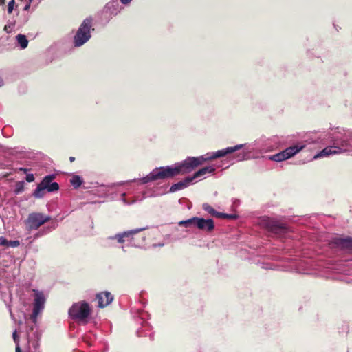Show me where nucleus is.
<instances>
[{
	"label": "nucleus",
	"mask_w": 352,
	"mask_h": 352,
	"mask_svg": "<svg viewBox=\"0 0 352 352\" xmlns=\"http://www.w3.org/2000/svg\"><path fill=\"white\" fill-rule=\"evenodd\" d=\"M55 177L56 176L54 175H47L44 177L41 182L43 186L49 192L57 191L59 189L58 184L56 182H52Z\"/></svg>",
	"instance_id": "f8f14e48"
},
{
	"label": "nucleus",
	"mask_w": 352,
	"mask_h": 352,
	"mask_svg": "<svg viewBox=\"0 0 352 352\" xmlns=\"http://www.w3.org/2000/svg\"><path fill=\"white\" fill-rule=\"evenodd\" d=\"M32 311L30 316L31 324L28 323L27 326V339L31 351L39 352L41 332L39 331L37 320L45 309L48 293L37 289H32Z\"/></svg>",
	"instance_id": "f257e3e1"
},
{
	"label": "nucleus",
	"mask_w": 352,
	"mask_h": 352,
	"mask_svg": "<svg viewBox=\"0 0 352 352\" xmlns=\"http://www.w3.org/2000/svg\"><path fill=\"white\" fill-rule=\"evenodd\" d=\"M243 158H244V155H243V156L241 157V159H240V160L243 159Z\"/></svg>",
	"instance_id": "4c0bfd02"
},
{
	"label": "nucleus",
	"mask_w": 352,
	"mask_h": 352,
	"mask_svg": "<svg viewBox=\"0 0 352 352\" xmlns=\"http://www.w3.org/2000/svg\"><path fill=\"white\" fill-rule=\"evenodd\" d=\"M16 352H21V349L19 346H16Z\"/></svg>",
	"instance_id": "c9c22d12"
},
{
	"label": "nucleus",
	"mask_w": 352,
	"mask_h": 352,
	"mask_svg": "<svg viewBox=\"0 0 352 352\" xmlns=\"http://www.w3.org/2000/svg\"><path fill=\"white\" fill-rule=\"evenodd\" d=\"M197 228L207 232H211L214 229V223L212 219L200 218L197 221Z\"/></svg>",
	"instance_id": "4468645a"
},
{
	"label": "nucleus",
	"mask_w": 352,
	"mask_h": 352,
	"mask_svg": "<svg viewBox=\"0 0 352 352\" xmlns=\"http://www.w3.org/2000/svg\"><path fill=\"white\" fill-rule=\"evenodd\" d=\"M10 288V287H0V297L3 300L6 307H8L11 317H13L10 305V301L12 300V294Z\"/></svg>",
	"instance_id": "ddd939ff"
},
{
	"label": "nucleus",
	"mask_w": 352,
	"mask_h": 352,
	"mask_svg": "<svg viewBox=\"0 0 352 352\" xmlns=\"http://www.w3.org/2000/svg\"><path fill=\"white\" fill-rule=\"evenodd\" d=\"M91 314L92 307L86 300L74 302L68 309L69 318L82 324H86L89 322Z\"/></svg>",
	"instance_id": "20e7f679"
},
{
	"label": "nucleus",
	"mask_w": 352,
	"mask_h": 352,
	"mask_svg": "<svg viewBox=\"0 0 352 352\" xmlns=\"http://www.w3.org/2000/svg\"><path fill=\"white\" fill-rule=\"evenodd\" d=\"M15 1L14 0H11L9 3H8V14H11L14 10V7L15 6Z\"/></svg>",
	"instance_id": "a878e982"
},
{
	"label": "nucleus",
	"mask_w": 352,
	"mask_h": 352,
	"mask_svg": "<svg viewBox=\"0 0 352 352\" xmlns=\"http://www.w3.org/2000/svg\"><path fill=\"white\" fill-rule=\"evenodd\" d=\"M92 25L93 19L91 17L86 18L82 21L74 38V44L75 47L82 46L89 40L91 36V31L94 30Z\"/></svg>",
	"instance_id": "39448f33"
},
{
	"label": "nucleus",
	"mask_w": 352,
	"mask_h": 352,
	"mask_svg": "<svg viewBox=\"0 0 352 352\" xmlns=\"http://www.w3.org/2000/svg\"><path fill=\"white\" fill-rule=\"evenodd\" d=\"M51 217L41 212H32L29 214L25 221L26 228L28 230L38 229L41 226L50 221Z\"/></svg>",
	"instance_id": "423d86ee"
},
{
	"label": "nucleus",
	"mask_w": 352,
	"mask_h": 352,
	"mask_svg": "<svg viewBox=\"0 0 352 352\" xmlns=\"http://www.w3.org/2000/svg\"><path fill=\"white\" fill-rule=\"evenodd\" d=\"M351 148L348 147V143L346 140H343L342 142L341 146H330L324 148L323 150H322L320 153L316 154L314 156V159H317L322 157H327L331 155H336L339 154L342 152H347L349 151Z\"/></svg>",
	"instance_id": "0eeeda50"
},
{
	"label": "nucleus",
	"mask_w": 352,
	"mask_h": 352,
	"mask_svg": "<svg viewBox=\"0 0 352 352\" xmlns=\"http://www.w3.org/2000/svg\"><path fill=\"white\" fill-rule=\"evenodd\" d=\"M113 299V295L107 291L99 292L96 296V300L98 302L97 306L98 308L102 309L110 305Z\"/></svg>",
	"instance_id": "9b49d317"
},
{
	"label": "nucleus",
	"mask_w": 352,
	"mask_h": 352,
	"mask_svg": "<svg viewBox=\"0 0 352 352\" xmlns=\"http://www.w3.org/2000/svg\"><path fill=\"white\" fill-rule=\"evenodd\" d=\"M201 160V158L189 157L175 167L166 166L155 168L143 179L144 182L148 183L158 179L173 177L178 175L189 173L200 166Z\"/></svg>",
	"instance_id": "f03ea898"
},
{
	"label": "nucleus",
	"mask_w": 352,
	"mask_h": 352,
	"mask_svg": "<svg viewBox=\"0 0 352 352\" xmlns=\"http://www.w3.org/2000/svg\"><path fill=\"white\" fill-rule=\"evenodd\" d=\"M202 208L207 212H208L211 216L215 217L217 216V211H216L212 206H210L208 204L205 203L202 205Z\"/></svg>",
	"instance_id": "b1692460"
},
{
	"label": "nucleus",
	"mask_w": 352,
	"mask_h": 352,
	"mask_svg": "<svg viewBox=\"0 0 352 352\" xmlns=\"http://www.w3.org/2000/svg\"><path fill=\"white\" fill-rule=\"evenodd\" d=\"M193 181V178L191 177H187L184 180L180 181L176 184H173L170 186V192H174L180 190H182L187 186Z\"/></svg>",
	"instance_id": "dca6fc26"
},
{
	"label": "nucleus",
	"mask_w": 352,
	"mask_h": 352,
	"mask_svg": "<svg viewBox=\"0 0 352 352\" xmlns=\"http://www.w3.org/2000/svg\"><path fill=\"white\" fill-rule=\"evenodd\" d=\"M30 7V3H28L27 4L25 8H24V10H28Z\"/></svg>",
	"instance_id": "72a5a7b5"
},
{
	"label": "nucleus",
	"mask_w": 352,
	"mask_h": 352,
	"mask_svg": "<svg viewBox=\"0 0 352 352\" xmlns=\"http://www.w3.org/2000/svg\"><path fill=\"white\" fill-rule=\"evenodd\" d=\"M131 1V0H120V1L124 4L129 3Z\"/></svg>",
	"instance_id": "2f4dec72"
},
{
	"label": "nucleus",
	"mask_w": 352,
	"mask_h": 352,
	"mask_svg": "<svg viewBox=\"0 0 352 352\" xmlns=\"http://www.w3.org/2000/svg\"><path fill=\"white\" fill-rule=\"evenodd\" d=\"M265 226L267 230L274 234H283L287 231L286 224L278 221L268 219L265 222Z\"/></svg>",
	"instance_id": "1a4fd4ad"
},
{
	"label": "nucleus",
	"mask_w": 352,
	"mask_h": 352,
	"mask_svg": "<svg viewBox=\"0 0 352 352\" xmlns=\"http://www.w3.org/2000/svg\"><path fill=\"white\" fill-rule=\"evenodd\" d=\"M345 329L348 331H349V325L347 324H344Z\"/></svg>",
	"instance_id": "e433bc0d"
},
{
	"label": "nucleus",
	"mask_w": 352,
	"mask_h": 352,
	"mask_svg": "<svg viewBox=\"0 0 352 352\" xmlns=\"http://www.w3.org/2000/svg\"><path fill=\"white\" fill-rule=\"evenodd\" d=\"M82 179L78 175H74L70 179V183L74 186V188H79L82 184Z\"/></svg>",
	"instance_id": "412c9836"
},
{
	"label": "nucleus",
	"mask_w": 352,
	"mask_h": 352,
	"mask_svg": "<svg viewBox=\"0 0 352 352\" xmlns=\"http://www.w3.org/2000/svg\"><path fill=\"white\" fill-rule=\"evenodd\" d=\"M143 292L140 293V303L142 305V308L133 307L131 309V313L133 318L135 320L137 324L140 325L137 329L136 333L139 337L148 336L151 338L153 336L152 326L148 322L150 319V314L143 308L146 307L147 300L142 297Z\"/></svg>",
	"instance_id": "7ed1b4c3"
},
{
	"label": "nucleus",
	"mask_w": 352,
	"mask_h": 352,
	"mask_svg": "<svg viewBox=\"0 0 352 352\" xmlns=\"http://www.w3.org/2000/svg\"><path fill=\"white\" fill-rule=\"evenodd\" d=\"M215 168L213 166H206L197 171L191 177L193 178L194 180L195 179L204 176L206 174H213Z\"/></svg>",
	"instance_id": "f3484780"
},
{
	"label": "nucleus",
	"mask_w": 352,
	"mask_h": 352,
	"mask_svg": "<svg viewBox=\"0 0 352 352\" xmlns=\"http://www.w3.org/2000/svg\"><path fill=\"white\" fill-rule=\"evenodd\" d=\"M12 337H13V340H14V342L16 343V344L18 345L19 336L17 335V332L16 330L13 332Z\"/></svg>",
	"instance_id": "7c9ffc66"
},
{
	"label": "nucleus",
	"mask_w": 352,
	"mask_h": 352,
	"mask_svg": "<svg viewBox=\"0 0 352 352\" xmlns=\"http://www.w3.org/2000/svg\"><path fill=\"white\" fill-rule=\"evenodd\" d=\"M216 217L220 219H236L237 216L236 214H230L218 212Z\"/></svg>",
	"instance_id": "393cba45"
},
{
	"label": "nucleus",
	"mask_w": 352,
	"mask_h": 352,
	"mask_svg": "<svg viewBox=\"0 0 352 352\" xmlns=\"http://www.w3.org/2000/svg\"><path fill=\"white\" fill-rule=\"evenodd\" d=\"M329 245L331 248L352 250V237H335L331 241Z\"/></svg>",
	"instance_id": "9d476101"
},
{
	"label": "nucleus",
	"mask_w": 352,
	"mask_h": 352,
	"mask_svg": "<svg viewBox=\"0 0 352 352\" xmlns=\"http://www.w3.org/2000/svg\"><path fill=\"white\" fill-rule=\"evenodd\" d=\"M270 159L273 161H275V162H282L283 160H285L287 158L286 154L285 153L284 151L280 152V153H278L277 154H275V155H273Z\"/></svg>",
	"instance_id": "5701e85b"
},
{
	"label": "nucleus",
	"mask_w": 352,
	"mask_h": 352,
	"mask_svg": "<svg viewBox=\"0 0 352 352\" xmlns=\"http://www.w3.org/2000/svg\"><path fill=\"white\" fill-rule=\"evenodd\" d=\"M0 245L7 246L8 245V241L6 240L4 237H0Z\"/></svg>",
	"instance_id": "c85d7f7f"
},
{
	"label": "nucleus",
	"mask_w": 352,
	"mask_h": 352,
	"mask_svg": "<svg viewBox=\"0 0 352 352\" xmlns=\"http://www.w3.org/2000/svg\"><path fill=\"white\" fill-rule=\"evenodd\" d=\"M23 190V183H18L16 184V188L15 190L16 193H20Z\"/></svg>",
	"instance_id": "bb28decb"
},
{
	"label": "nucleus",
	"mask_w": 352,
	"mask_h": 352,
	"mask_svg": "<svg viewBox=\"0 0 352 352\" xmlns=\"http://www.w3.org/2000/svg\"><path fill=\"white\" fill-rule=\"evenodd\" d=\"M34 176L33 174H28L26 175L25 179L28 182H32L34 181Z\"/></svg>",
	"instance_id": "cd10ccee"
},
{
	"label": "nucleus",
	"mask_w": 352,
	"mask_h": 352,
	"mask_svg": "<svg viewBox=\"0 0 352 352\" xmlns=\"http://www.w3.org/2000/svg\"><path fill=\"white\" fill-rule=\"evenodd\" d=\"M69 161H70V162H74L75 161V157H69Z\"/></svg>",
	"instance_id": "f704fd0d"
},
{
	"label": "nucleus",
	"mask_w": 352,
	"mask_h": 352,
	"mask_svg": "<svg viewBox=\"0 0 352 352\" xmlns=\"http://www.w3.org/2000/svg\"><path fill=\"white\" fill-rule=\"evenodd\" d=\"M243 146V144L236 145L233 147H228L226 149L219 150L215 153L212 154V155H208V154L206 155V157L204 156L197 157V158H201V164L200 165L203 164L205 162L208 160H215L219 157H224L227 154L234 153L239 149H241Z\"/></svg>",
	"instance_id": "6e6552de"
},
{
	"label": "nucleus",
	"mask_w": 352,
	"mask_h": 352,
	"mask_svg": "<svg viewBox=\"0 0 352 352\" xmlns=\"http://www.w3.org/2000/svg\"><path fill=\"white\" fill-rule=\"evenodd\" d=\"M8 245H10L12 247H17L18 245H19V241H8Z\"/></svg>",
	"instance_id": "c756f323"
},
{
	"label": "nucleus",
	"mask_w": 352,
	"mask_h": 352,
	"mask_svg": "<svg viewBox=\"0 0 352 352\" xmlns=\"http://www.w3.org/2000/svg\"><path fill=\"white\" fill-rule=\"evenodd\" d=\"M45 188L43 186V185L40 183L35 190L33 192V196L36 198H42L45 193Z\"/></svg>",
	"instance_id": "aec40b11"
},
{
	"label": "nucleus",
	"mask_w": 352,
	"mask_h": 352,
	"mask_svg": "<svg viewBox=\"0 0 352 352\" xmlns=\"http://www.w3.org/2000/svg\"><path fill=\"white\" fill-rule=\"evenodd\" d=\"M16 40L21 48L25 49L27 47L28 45V41L25 35L18 34L16 36Z\"/></svg>",
	"instance_id": "4be33fe9"
},
{
	"label": "nucleus",
	"mask_w": 352,
	"mask_h": 352,
	"mask_svg": "<svg viewBox=\"0 0 352 352\" xmlns=\"http://www.w3.org/2000/svg\"><path fill=\"white\" fill-rule=\"evenodd\" d=\"M305 147L304 145L302 146H292L290 147L287 148L284 150L285 153L286 154L287 158L292 157L294 155H296L297 153H298L300 151H301Z\"/></svg>",
	"instance_id": "a211bd4d"
},
{
	"label": "nucleus",
	"mask_w": 352,
	"mask_h": 352,
	"mask_svg": "<svg viewBox=\"0 0 352 352\" xmlns=\"http://www.w3.org/2000/svg\"><path fill=\"white\" fill-rule=\"evenodd\" d=\"M145 228H138V229H134L129 231L124 232L122 233H120L118 234H116L114 236L111 237L112 239H116L118 243H124L125 242L124 238H128L130 236H133L135 234L139 233L141 231L144 230Z\"/></svg>",
	"instance_id": "2eb2a0df"
},
{
	"label": "nucleus",
	"mask_w": 352,
	"mask_h": 352,
	"mask_svg": "<svg viewBox=\"0 0 352 352\" xmlns=\"http://www.w3.org/2000/svg\"><path fill=\"white\" fill-rule=\"evenodd\" d=\"M200 219L199 217H192L191 219L185 220V221H181L178 223L179 226H184V227H190L194 226L197 228V221Z\"/></svg>",
	"instance_id": "6ab92c4d"
},
{
	"label": "nucleus",
	"mask_w": 352,
	"mask_h": 352,
	"mask_svg": "<svg viewBox=\"0 0 352 352\" xmlns=\"http://www.w3.org/2000/svg\"><path fill=\"white\" fill-rule=\"evenodd\" d=\"M4 82H3V78L0 76V87H2L3 85Z\"/></svg>",
	"instance_id": "473e14b6"
}]
</instances>
